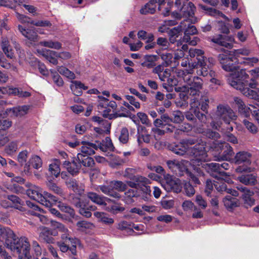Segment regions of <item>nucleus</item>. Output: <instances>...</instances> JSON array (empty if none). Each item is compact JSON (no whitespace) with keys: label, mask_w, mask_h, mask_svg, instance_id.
I'll return each mask as SVG.
<instances>
[{"label":"nucleus","mask_w":259,"mask_h":259,"mask_svg":"<svg viewBox=\"0 0 259 259\" xmlns=\"http://www.w3.org/2000/svg\"><path fill=\"white\" fill-rule=\"evenodd\" d=\"M196 140L194 139H188L183 140L179 144L171 147V151L176 154L184 155L185 154L194 156L195 159L191 162L185 160L178 161L177 160H168L166 164L170 170L177 175L181 176L188 171V167L192 164L193 165L194 169H196L198 172V169L196 165L200 166V163L205 162L208 160L207 149L208 148L205 142L200 141L193 147L190 146L195 144Z\"/></svg>","instance_id":"1"},{"label":"nucleus","mask_w":259,"mask_h":259,"mask_svg":"<svg viewBox=\"0 0 259 259\" xmlns=\"http://www.w3.org/2000/svg\"><path fill=\"white\" fill-rule=\"evenodd\" d=\"M5 245L14 253L18 255L19 259H31L30 245L27 238L24 236L17 237L13 232L9 230Z\"/></svg>","instance_id":"2"},{"label":"nucleus","mask_w":259,"mask_h":259,"mask_svg":"<svg viewBox=\"0 0 259 259\" xmlns=\"http://www.w3.org/2000/svg\"><path fill=\"white\" fill-rule=\"evenodd\" d=\"M232 74L228 78V83L233 88L241 91L242 93L250 98L256 100L259 96V89H256V91L253 90L256 86V83L252 80L251 82H248L247 79L248 75L246 74L245 70H242L240 72V75L238 73V76L236 80L235 79V75Z\"/></svg>","instance_id":"3"},{"label":"nucleus","mask_w":259,"mask_h":259,"mask_svg":"<svg viewBox=\"0 0 259 259\" xmlns=\"http://www.w3.org/2000/svg\"><path fill=\"white\" fill-rule=\"evenodd\" d=\"M177 75L182 78L188 85L187 94L191 96V101L193 99L199 100L200 91L202 89L203 81L198 76H192V74H186V72L181 69L176 70Z\"/></svg>","instance_id":"4"},{"label":"nucleus","mask_w":259,"mask_h":259,"mask_svg":"<svg viewBox=\"0 0 259 259\" xmlns=\"http://www.w3.org/2000/svg\"><path fill=\"white\" fill-rule=\"evenodd\" d=\"M211 126L216 130L219 129L223 120L226 124H230L231 121L236 119L237 116L233 110L228 106L219 105L215 112L211 116Z\"/></svg>","instance_id":"5"},{"label":"nucleus","mask_w":259,"mask_h":259,"mask_svg":"<svg viewBox=\"0 0 259 259\" xmlns=\"http://www.w3.org/2000/svg\"><path fill=\"white\" fill-rule=\"evenodd\" d=\"M168 2L167 0H150L140 10V13L142 14H154L156 11V4L158 5V10L161 11L164 16L168 15L170 9L168 7Z\"/></svg>","instance_id":"6"},{"label":"nucleus","mask_w":259,"mask_h":259,"mask_svg":"<svg viewBox=\"0 0 259 259\" xmlns=\"http://www.w3.org/2000/svg\"><path fill=\"white\" fill-rule=\"evenodd\" d=\"M219 59L222 68L225 70L231 72L228 76V78L232 74H235L236 75H235L234 80H236L238 75V73L240 75V72L243 70L240 69L237 65L233 63V62L236 63L237 62V59L234 57H229L225 55L222 54L219 55ZM227 80L228 81V78H227Z\"/></svg>","instance_id":"7"},{"label":"nucleus","mask_w":259,"mask_h":259,"mask_svg":"<svg viewBox=\"0 0 259 259\" xmlns=\"http://www.w3.org/2000/svg\"><path fill=\"white\" fill-rule=\"evenodd\" d=\"M63 241L57 242V245L60 250L63 252H66L69 250L72 255L76 254V245L78 243V240L73 238L69 234H63L61 235Z\"/></svg>","instance_id":"8"},{"label":"nucleus","mask_w":259,"mask_h":259,"mask_svg":"<svg viewBox=\"0 0 259 259\" xmlns=\"http://www.w3.org/2000/svg\"><path fill=\"white\" fill-rule=\"evenodd\" d=\"M99 99L98 108L102 113L103 116L109 119L114 117V115L111 112H113L117 107L116 102L113 101L109 102L107 98L102 96H99Z\"/></svg>","instance_id":"9"},{"label":"nucleus","mask_w":259,"mask_h":259,"mask_svg":"<svg viewBox=\"0 0 259 259\" xmlns=\"http://www.w3.org/2000/svg\"><path fill=\"white\" fill-rule=\"evenodd\" d=\"M250 157V154L247 152L241 151L236 153L234 158L235 163L236 164H243V165L239 166L236 168L237 172L241 173L252 171V169L248 166L251 163Z\"/></svg>","instance_id":"10"},{"label":"nucleus","mask_w":259,"mask_h":259,"mask_svg":"<svg viewBox=\"0 0 259 259\" xmlns=\"http://www.w3.org/2000/svg\"><path fill=\"white\" fill-rule=\"evenodd\" d=\"M213 150L219 152V154L223 153L221 155H219L215 159L216 160L220 161L221 160H227L233 154V150L232 148L229 144L225 142H216L214 143V146L211 147Z\"/></svg>","instance_id":"11"},{"label":"nucleus","mask_w":259,"mask_h":259,"mask_svg":"<svg viewBox=\"0 0 259 259\" xmlns=\"http://www.w3.org/2000/svg\"><path fill=\"white\" fill-rule=\"evenodd\" d=\"M161 186L167 192L179 193L181 191L182 187L180 181L172 176L167 175L162 181Z\"/></svg>","instance_id":"12"},{"label":"nucleus","mask_w":259,"mask_h":259,"mask_svg":"<svg viewBox=\"0 0 259 259\" xmlns=\"http://www.w3.org/2000/svg\"><path fill=\"white\" fill-rule=\"evenodd\" d=\"M38 233V239L43 242L47 243H54L55 239L52 236L58 235L57 231L51 230L50 228L43 226H40L37 228Z\"/></svg>","instance_id":"13"},{"label":"nucleus","mask_w":259,"mask_h":259,"mask_svg":"<svg viewBox=\"0 0 259 259\" xmlns=\"http://www.w3.org/2000/svg\"><path fill=\"white\" fill-rule=\"evenodd\" d=\"M202 167H204L208 172L213 171L216 173V175L219 176V178L221 177H224L227 176V173L225 172L223 169H228L229 168V164L227 162H223L221 164L218 163H210L206 164H202L200 163Z\"/></svg>","instance_id":"14"},{"label":"nucleus","mask_w":259,"mask_h":259,"mask_svg":"<svg viewBox=\"0 0 259 259\" xmlns=\"http://www.w3.org/2000/svg\"><path fill=\"white\" fill-rule=\"evenodd\" d=\"M237 189L242 193L241 198L245 207L248 208L254 204V199L252 197L254 194L253 191L243 186H238Z\"/></svg>","instance_id":"15"},{"label":"nucleus","mask_w":259,"mask_h":259,"mask_svg":"<svg viewBox=\"0 0 259 259\" xmlns=\"http://www.w3.org/2000/svg\"><path fill=\"white\" fill-rule=\"evenodd\" d=\"M211 41L227 48L231 49L233 47L234 38L232 36H223L219 34L214 36L211 39Z\"/></svg>","instance_id":"16"},{"label":"nucleus","mask_w":259,"mask_h":259,"mask_svg":"<svg viewBox=\"0 0 259 259\" xmlns=\"http://www.w3.org/2000/svg\"><path fill=\"white\" fill-rule=\"evenodd\" d=\"M82 146L80 148L81 154L84 155H91L94 154L95 150L98 149V146L97 144V141L95 143L89 142L85 141L81 142Z\"/></svg>","instance_id":"17"},{"label":"nucleus","mask_w":259,"mask_h":259,"mask_svg":"<svg viewBox=\"0 0 259 259\" xmlns=\"http://www.w3.org/2000/svg\"><path fill=\"white\" fill-rule=\"evenodd\" d=\"M190 20H184L182 23L186 25L185 28L183 29L184 31V36L183 37V42H189L190 39V35H194L197 33V30L196 27L190 23Z\"/></svg>","instance_id":"18"},{"label":"nucleus","mask_w":259,"mask_h":259,"mask_svg":"<svg viewBox=\"0 0 259 259\" xmlns=\"http://www.w3.org/2000/svg\"><path fill=\"white\" fill-rule=\"evenodd\" d=\"M29 108L30 106L28 105L18 106L7 109L6 112L12 116L21 117L28 113Z\"/></svg>","instance_id":"19"},{"label":"nucleus","mask_w":259,"mask_h":259,"mask_svg":"<svg viewBox=\"0 0 259 259\" xmlns=\"http://www.w3.org/2000/svg\"><path fill=\"white\" fill-rule=\"evenodd\" d=\"M42 189L35 185H32L27 191V195L31 199L40 203L43 196Z\"/></svg>","instance_id":"20"},{"label":"nucleus","mask_w":259,"mask_h":259,"mask_svg":"<svg viewBox=\"0 0 259 259\" xmlns=\"http://www.w3.org/2000/svg\"><path fill=\"white\" fill-rule=\"evenodd\" d=\"M29 154V151L26 150L20 152L17 156V160L21 166H24V170L25 173H29V164L27 162Z\"/></svg>","instance_id":"21"},{"label":"nucleus","mask_w":259,"mask_h":259,"mask_svg":"<svg viewBox=\"0 0 259 259\" xmlns=\"http://www.w3.org/2000/svg\"><path fill=\"white\" fill-rule=\"evenodd\" d=\"M87 197L93 202L100 205H107V202L111 201V200L109 198L101 196L94 192L88 193Z\"/></svg>","instance_id":"22"},{"label":"nucleus","mask_w":259,"mask_h":259,"mask_svg":"<svg viewBox=\"0 0 259 259\" xmlns=\"http://www.w3.org/2000/svg\"><path fill=\"white\" fill-rule=\"evenodd\" d=\"M63 165L72 175L77 174L81 167V164L77 161H76V158H74L72 162L67 160L64 161Z\"/></svg>","instance_id":"23"},{"label":"nucleus","mask_w":259,"mask_h":259,"mask_svg":"<svg viewBox=\"0 0 259 259\" xmlns=\"http://www.w3.org/2000/svg\"><path fill=\"white\" fill-rule=\"evenodd\" d=\"M67 187L74 193L81 195L84 192V186L78 183L75 179H70L66 182Z\"/></svg>","instance_id":"24"},{"label":"nucleus","mask_w":259,"mask_h":259,"mask_svg":"<svg viewBox=\"0 0 259 259\" xmlns=\"http://www.w3.org/2000/svg\"><path fill=\"white\" fill-rule=\"evenodd\" d=\"M18 30L22 33V34L32 41H37L38 39V36L37 33L32 29H26L22 26L19 25Z\"/></svg>","instance_id":"25"},{"label":"nucleus","mask_w":259,"mask_h":259,"mask_svg":"<svg viewBox=\"0 0 259 259\" xmlns=\"http://www.w3.org/2000/svg\"><path fill=\"white\" fill-rule=\"evenodd\" d=\"M57 201L58 199L56 197L49 192L44 191L40 203L47 207H50L52 205L56 204Z\"/></svg>","instance_id":"26"},{"label":"nucleus","mask_w":259,"mask_h":259,"mask_svg":"<svg viewBox=\"0 0 259 259\" xmlns=\"http://www.w3.org/2000/svg\"><path fill=\"white\" fill-rule=\"evenodd\" d=\"M199 100L193 99L190 102V108L189 111L185 113L186 119L189 121H194L196 120L194 114V110H196L197 106H200Z\"/></svg>","instance_id":"27"},{"label":"nucleus","mask_w":259,"mask_h":259,"mask_svg":"<svg viewBox=\"0 0 259 259\" xmlns=\"http://www.w3.org/2000/svg\"><path fill=\"white\" fill-rule=\"evenodd\" d=\"M200 58L199 59V62L197 63V65H200L201 69L197 71V74L199 75L206 76L208 74H209L208 69L210 68V67L207 65V59L205 57H200Z\"/></svg>","instance_id":"28"},{"label":"nucleus","mask_w":259,"mask_h":259,"mask_svg":"<svg viewBox=\"0 0 259 259\" xmlns=\"http://www.w3.org/2000/svg\"><path fill=\"white\" fill-rule=\"evenodd\" d=\"M238 180L245 185H254L256 183V177L253 174L242 175Z\"/></svg>","instance_id":"29"},{"label":"nucleus","mask_w":259,"mask_h":259,"mask_svg":"<svg viewBox=\"0 0 259 259\" xmlns=\"http://www.w3.org/2000/svg\"><path fill=\"white\" fill-rule=\"evenodd\" d=\"M181 66L186 68L185 70H183L186 72V74H192L194 72V69L197 67V63L196 62H190L188 58H185L182 60Z\"/></svg>","instance_id":"30"},{"label":"nucleus","mask_w":259,"mask_h":259,"mask_svg":"<svg viewBox=\"0 0 259 259\" xmlns=\"http://www.w3.org/2000/svg\"><path fill=\"white\" fill-rule=\"evenodd\" d=\"M76 161L78 163L82 164L83 166L87 167H92L94 164V159L88 155H84L81 153H78Z\"/></svg>","instance_id":"31"},{"label":"nucleus","mask_w":259,"mask_h":259,"mask_svg":"<svg viewBox=\"0 0 259 259\" xmlns=\"http://www.w3.org/2000/svg\"><path fill=\"white\" fill-rule=\"evenodd\" d=\"M70 89L75 96H79L82 94L81 89L86 90L88 88L79 81H72Z\"/></svg>","instance_id":"32"},{"label":"nucleus","mask_w":259,"mask_h":259,"mask_svg":"<svg viewBox=\"0 0 259 259\" xmlns=\"http://www.w3.org/2000/svg\"><path fill=\"white\" fill-rule=\"evenodd\" d=\"M234 100L239 111L241 113L244 114L245 116H247L249 114L250 111H252L251 107H246L241 99L235 97Z\"/></svg>","instance_id":"33"},{"label":"nucleus","mask_w":259,"mask_h":259,"mask_svg":"<svg viewBox=\"0 0 259 259\" xmlns=\"http://www.w3.org/2000/svg\"><path fill=\"white\" fill-rule=\"evenodd\" d=\"M224 205L228 209H233L239 206L238 200L235 198L231 197L230 196H226L223 199Z\"/></svg>","instance_id":"34"},{"label":"nucleus","mask_w":259,"mask_h":259,"mask_svg":"<svg viewBox=\"0 0 259 259\" xmlns=\"http://www.w3.org/2000/svg\"><path fill=\"white\" fill-rule=\"evenodd\" d=\"M94 215L99 219V221L106 225H112L114 222L112 218L109 217L108 215L104 212L96 211L94 212Z\"/></svg>","instance_id":"35"},{"label":"nucleus","mask_w":259,"mask_h":259,"mask_svg":"<svg viewBox=\"0 0 259 259\" xmlns=\"http://www.w3.org/2000/svg\"><path fill=\"white\" fill-rule=\"evenodd\" d=\"M97 144L99 145L98 149H100L102 151H107V150H112L114 148L111 140L109 137H106L105 139L103 141L102 143L97 141Z\"/></svg>","instance_id":"36"},{"label":"nucleus","mask_w":259,"mask_h":259,"mask_svg":"<svg viewBox=\"0 0 259 259\" xmlns=\"http://www.w3.org/2000/svg\"><path fill=\"white\" fill-rule=\"evenodd\" d=\"M157 60V56L156 55H146L144 57V61L141 65L143 67L151 68L156 65L155 62Z\"/></svg>","instance_id":"37"},{"label":"nucleus","mask_w":259,"mask_h":259,"mask_svg":"<svg viewBox=\"0 0 259 259\" xmlns=\"http://www.w3.org/2000/svg\"><path fill=\"white\" fill-rule=\"evenodd\" d=\"M99 187L101 191L106 195L116 198H119L120 197V195L118 193L113 191L112 187H111V182L108 186L102 185Z\"/></svg>","instance_id":"38"},{"label":"nucleus","mask_w":259,"mask_h":259,"mask_svg":"<svg viewBox=\"0 0 259 259\" xmlns=\"http://www.w3.org/2000/svg\"><path fill=\"white\" fill-rule=\"evenodd\" d=\"M170 75V70L168 69H165L160 74L158 75L159 79L161 81H165L167 79L169 85H174L177 83V81L172 78H169Z\"/></svg>","instance_id":"39"},{"label":"nucleus","mask_w":259,"mask_h":259,"mask_svg":"<svg viewBox=\"0 0 259 259\" xmlns=\"http://www.w3.org/2000/svg\"><path fill=\"white\" fill-rule=\"evenodd\" d=\"M1 45L2 49L6 56L11 59L13 58L14 53L9 45L8 40L7 38H2Z\"/></svg>","instance_id":"40"},{"label":"nucleus","mask_w":259,"mask_h":259,"mask_svg":"<svg viewBox=\"0 0 259 259\" xmlns=\"http://www.w3.org/2000/svg\"><path fill=\"white\" fill-rule=\"evenodd\" d=\"M215 177L217 178V181H213V185L215 188L219 192H222L224 191H227V186L226 183L224 182L223 180H222L223 177H221L219 178V176L215 175L214 176Z\"/></svg>","instance_id":"41"},{"label":"nucleus","mask_w":259,"mask_h":259,"mask_svg":"<svg viewBox=\"0 0 259 259\" xmlns=\"http://www.w3.org/2000/svg\"><path fill=\"white\" fill-rule=\"evenodd\" d=\"M28 164H29V167L31 165L34 168L37 169L41 167L42 162L41 158L38 156L33 155L29 159Z\"/></svg>","instance_id":"42"},{"label":"nucleus","mask_w":259,"mask_h":259,"mask_svg":"<svg viewBox=\"0 0 259 259\" xmlns=\"http://www.w3.org/2000/svg\"><path fill=\"white\" fill-rule=\"evenodd\" d=\"M39 44L42 46L56 50H59L62 48V44L61 42L58 41H53L52 40L40 41Z\"/></svg>","instance_id":"43"},{"label":"nucleus","mask_w":259,"mask_h":259,"mask_svg":"<svg viewBox=\"0 0 259 259\" xmlns=\"http://www.w3.org/2000/svg\"><path fill=\"white\" fill-rule=\"evenodd\" d=\"M201 8L206 11V13L209 15L215 17H223L224 18L227 19L226 16L224 14H223L220 11L215 9L209 8L205 6H201Z\"/></svg>","instance_id":"44"},{"label":"nucleus","mask_w":259,"mask_h":259,"mask_svg":"<svg viewBox=\"0 0 259 259\" xmlns=\"http://www.w3.org/2000/svg\"><path fill=\"white\" fill-rule=\"evenodd\" d=\"M75 206L79 208V212L80 214L87 218L91 217V212L89 210V207L84 203L79 201L76 203Z\"/></svg>","instance_id":"45"},{"label":"nucleus","mask_w":259,"mask_h":259,"mask_svg":"<svg viewBox=\"0 0 259 259\" xmlns=\"http://www.w3.org/2000/svg\"><path fill=\"white\" fill-rule=\"evenodd\" d=\"M43 55L50 63L54 65L57 64L58 60L57 58H58L57 52L51 50H48Z\"/></svg>","instance_id":"46"},{"label":"nucleus","mask_w":259,"mask_h":259,"mask_svg":"<svg viewBox=\"0 0 259 259\" xmlns=\"http://www.w3.org/2000/svg\"><path fill=\"white\" fill-rule=\"evenodd\" d=\"M50 222L52 227V228H50L51 230L57 231L58 233V231H60L63 233V234H69L68 229L61 223L55 221H51Z\"/></svg>","instance_id":"47"},{"label":"nucleus","mask_w":259,"mask_h":259,"mask_svg":"<svg viewBox=\"0 0 259 259\" xmlns=\"http://www.w3.org/2000/svg\"><path fill=\"white\" fill-rule=\"evenodd\" d=\"M111 187H112L113 191L117 190L119 192L124 191L126 188V184L120 181H111Z\"/></svg>","instance_id":"48"},{"label":"nucleus","mask_w":259,"mask_h":259,"mask_svg":"<svg viewBox=\"0 0 259 259\" xmlns=\"http://www.w3.org/2000/svg\"><path fill=\"white\" fill-rule=\"evenodd\" d=\"M11 207L22 210V203L21 199L16 195H10Z\"/></svg>","instance_id":"49"},{"label":"nucleus","mask_w":259,"mask_h":259,"mask_svg":"<svg viewBox=\"0 0 259 259\" xmlns=\"http://www.w3.org/2000/svg\"><path fill=\"white\" fill-rule=\"evenodd\" d=\"M18 149V142L16 141L11 142L5 147V151L9 155H12L15 153Z\"/></svg>","instance_id":"50"},{"label":"nucleus","mask_w":259,"mask_h":259,"mask_svg":"<svg viewBox=\"0 0 259 259\" xmlns=\"http://www.w3.org/2000/svg\"><path fill=\"white\" fill-rule=\"evenodd\" d=\"M184 119V115L183 113L179 111H175L172 112L171 122L175 123H180Z\"/></svg>","instance_id":"51"},{"label":"nucleus","mask_w":259,"mask_h":259,"mask_svg":"<svg viewBox=\"0 0 259 259\" xmlns=\"http://www.w3.org/2000/svg\"><path fill=\"white\" fill-rule=\"evenodd\" d=\"M49 170L51 173L57 177L60 172V168L59 167V162L58 160H55L49 165Z\"/></svg>","instance_id":"52"},{"label":"nucleus","mask_w":259,"mask_h":259,"mask_svg":"<svg viewBox=\"0 0 259 259\" xmlns=\"http://www.w3.org/2000/svg\"><path fill=\"white\" fill-rule=\"evenodd\" d=\"M47 186L50 190L52 191L55 193L60 195H62L63 194L62 189L58 186L55 183L49 181L47 183Z\"/></svg>","instance_id":"53"},{"label":"nucleus","mask_w":259,"mask_h":259,"mask_svg":"<svg viewBox=\"0 0 259 259\" xmlns=\"http://www.w3.org/2000/svg\"><path fill=\"white\" fill-rule=\"evenodd\" d=\"M189 56L191 58L196 57L197 62H199V59H200V57H204V52L200 49H191L189 51Z\"/></svg>","instance_id":"54"},{"label":"nucleus","mask_w":259,"mask_h":259,"mask_svg":"<svg viewBox=\"0 0 259 259\" xmlns=\"http://www.w3.org/2000/svg\"><path fill=\"white\" fill-rule=\"evenodd\" d=\"M57 206L61 211L68 213L70 215H74V210L69 206L61 202H58Z\"/></svg>","instance_id":"55"},{"label":"nucleus","mask_w":259,"mask_h":259,"mask_svg":"<svg viewBox=\"0 0 259 259\" xmlns=\"http://www.w3.org/2000/svg\"><path fill=\"white\" fill-rule=\"evenodd\" d=\"M117 228L120 230H128L130 234L132 231V223L125 221H121L118 224Z\"/></svg>","instance_id":"56"},{"label":"nucleus","mask_w":259,"mask_h":259,"mask_svg":"<svg viewBox=\"0 0 259 259\" xmlns=\"http://www.w3.org/2000/svg\"><path fill=\"white\" fill-rule=\"evenodd\" d=\"M161 59L164 62V64L165 66H167L170 65L172 62L173 56L171 53H164L160 55Z\"/></svg>","instance_id":"57"},{"label":"nucleus","mask_w":259,"mask_h":259,"mask_svg":"<svg viewBox=\"0 0 259 259\" xmlns=\"http://www.w3.org/2000/svg\"><path fill=\"white\" fill-rule=\"evenodd\" d=\"M184 23L181 22L180 24L177 27H174L170 29L169 31L170 36H176L178 37V34L180 32L183 31V29L185 28L186 25H184Z\"/></svg>","instance_id":"58"},{"label":"nucleus","mask_w":259,"mask_h":259,"mask_svg":"<svg viewBox=\"0 0 259 259\" xmlns=\"http://www.w3.org/2000/svg\"><path fill=\"white\" fill-rule=\"evenodd\" d=\"M120 142L123 144H126L128 141V131L126 128H122L120 131L119 137Z\"/></svg>","instance_id":"59"},{"label":"nucleus","mask_w":259,"mask_h":259,"mask_svg":"<svg viewBox=\"0 0 259 259\" xmlns=\"http://www.w3.org/2000/svg\"><path fill=\"white\" fill-rule=\"evenodd\" d=\"M205 135L208 138L215 141L213 143V145L210 147L211 148V147L214 146V143L218 142L217 140L220 138V135L218 132H213L210 130H207L205 132Z\"/></svg>","instance_id":"60"},{"label":"nucleus","mask_w":259,"mask_h":259,"mask_svg":"<svg viewBox=\"0 0 259 259\" xmlns=\"http://www.w3.org/2000/svg\"><path fill=\"white\" fill-rule=\"evenodd\" d=\"M125 98L128 101V103L134 106L135 108L139 109L140 108V104L139 102L136 101L135 97L130 95H125Z\"/></svg>","instance_id":"61"},{"label":"nucleus","mask_w":259,"mask_h":259,"mask_svg":"<svg viewBox=\"0 0 259 259\" xmlns=\"http://www.w3.org/2000/svg\"><path fill=\"white\" fill-rule=\"evenodd\" d=\"M124 163V160L118 157H115L110 161L109 165L112 168H117L118 166L122 165Z\"/></svg>","instance_id":"62"},{"label":"nucleus","mask_w":259,"mask_h":259,"mask_svg":"<svg viewBox=\"0 0 259 259\" xmlns=\"http://www.w3.org/2000/svg\"><path fill=\"white\" fill-rule=\"evenodd\" d=\"M243 122L244 125L246 126L247 130L249 131V132L253 134L256 133L257 132V127L253 123L249 122L246 119H244Z\"/></svg>","instance_id":"63"},{"label":"nucleus","mask_w":259,"mask_h":259,"mask_svg":"<svg viewBox=\"0 0 259 259\" xmlns=\"http://www.w3.org/2000/svg\"><path fill=\"white\" fill-rule=\"evenodd\" d=\"M157 44L162 47L163 50H166L168 48L169 43L166 38L159 37L157 39Z\"/></svg>","instance_id":"64"}]
</instances>
